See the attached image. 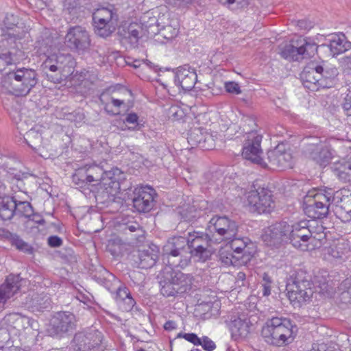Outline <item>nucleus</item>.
Instances as JSON below:
<instances>
[{
  "mask_svg": "<svg viewBox=\"0 0 351 351\" xmlns=\"http://www.w3.org/2000/svg\"><path fill=\"white\" fill-rule=\"evenodd\" d=\"M338 74L335 67L311 63L302 72L301 80L305 88L311 91H317L335 86L338 82Z\"/></svg>",
  "mask_w": 351,
  "mask_h": 351,
  "instance_id": "nucleus-1",
  "label": "nucleus"
},
{
  "mask_svg": "<svg viewBox=\"0 0 351 351\" xmlns=\"http://www.w3.org/2000/svg\"><path fill=\"white\" fill-rule=\"evenodd\" d=\"M37 82L36 71L25 67L8 72L1 80L3 90L16 96L27 95Z\"/></svg>",
  "mask_w": 351,
  "mask_h": 351,
  "instance_id": "nucleus-2",
  "label": "nucleus"
},
{
  "mask_svg": "<svg viewBox=\"0 0 351 351\" xmlns=\"http://www.w3.org/2000/svg\"><path fill=\"white\" fill-rule=\"evenodd\" d=\"M335 194L334 189L326 187L308 191L303 199L304 213L313 219L326 217L332 202H335Z\"/></svg>",
  "mask_w": 351,
  "mask_h": 351,
  "instance_id": "nucleus-3",
  "label": "nucleus"
},
{
  "mask_svg": "<svg viewBox=\"0 0 351 351\" xmlns=\"http://www.w3.org/2000/svg\"><path fill=\"white\" fill-rule=\"evenodd\" d=\"M75 64L71 54L58 52L47 56L41 66L47 80L58 84L73 73Z\"/></svg>",
  "mask_w": 351,
  "mask_h": 351,
  "instance_id": "nucleus-4",
  "label": "nucleus"
},
{
  "mask_svg": "<svg viewBox=\"0 0 351 351\" xmlns=\"http://www.w3.org/2000/svg\"><path fill=\"white\" fill-rule=\"evenodd\" d=\"M313 286L311 274L303 269L294 270L287 282L286 291L288 298L293 304L306 302L313 296Z\"/></svg>",
  "mask_w": 351,
  "mask_h": 351,
  "instance_id": "nucleus-5",
  "label": "nucleus"
},
{
  "mask_svg": "<svg viewBox=\"0 0 351 351\" xmlns=\"http://www.w3.org/2000/svg\"><path fill=\"white\" fill-rule=\"evenodd\" d=\"M293 326L291 320L285 317H273L267 320L261 335L268 343L281 346L294 338Z\"/></svg>",
  "mask_w": 351,
  "mask_h": 351,
  "instance_id": "nucleus-6",
  "label": "nucleus"
},
{
  "mask_svg": "<svg viewBox=\"0 0 351 351\" xmlns=\"http://www.w3.org/2000/svg\"><path fill=\"white\" fill-rule=\"evenodd\" d=\"M162 256L173 259L171 261L168 260V266L181 268L186 267L191 259L187 238L180 236L170 238L162 247Z\"/></svg>",
  "mask_w": 351,
  "mask_h": 351,
  "instance_id": "nucleus-7",
  "label": "nucleus"
},
{
  "mask_svg": "<svg viewBox=\"0 0 351 351\" xmlns=\"http://www.w3.org/2000/svg\"><path fill=\"white\" fill-rule=\"evenodd\" d=\"M317 46L310 38L299 37L293 39L280 49L282 58L289 61H299L313 56Z\"/></svg>",
  "mask_w": 351,
  "mask_h": 351,
  "instance_id": "nucleus-8",
  "label": "nucleus"
},
{
  "mask_svg": "<svg viewBox=\"0 0 351 351\" xmlns=\"http://www.w3.org/2000/svg\"><path fill=\"white\" fill-rule=\"evenodd\" d=\"M104 336L95 328L91 327L76 332L71 342L73 351H104Z\"/></svg>",
  "mask_w": 351,
  "mask_h": 351,
  "instance_id": "nucleus-9",
  "label": "nucleus"
},
{
  "mask_svg": "<svg viewBox=\"0 0 351 351\" xmlns=\"http://www.w3.org/2000/svg\"><path fill=\"white\" fill-rule=\"evenodd\" d=\"M119 16L113 8H100L93 13L95 32L102 38H106L114 32L118 25Z\"/></svg>",
  "mask_w": 351,
  "mask_h": 351,
  "instance_id": "nucleus-10",
  "label": "nucleus"
},
{
  "mask_svg": "<svg viewBox=\"0 0 351 351\" xmlns=\"http://www.w3.org/2000/svg\"><path fill=\"white\" fill-rule=\"evenodd\" d=\"M211 239L208 234L193 231L188 233L187 242L190 255L197 261L205 262L211 256L209 250Z\"/></svg>",
  "mask_w": 351,
  "mask_h": 351,
  "instance_id": "nucleus-11",
  "label": "nucleus"
},
{
  "mask_svg": "<svg viewBox=\"0 0 351 351\" xmlns=\"http://www.w3.org/2000/svg\"><path fill=\"white\" fill-rule=\"evenodd\" d=\"M165 71H167V73H165L163 80L160 78H155V81L165 87L167 86V81L173 78L177 86H180L184 90H191L197 80L195 69L189 65L185 64L179 67L176 73L171 72L168 69H165Z\"/></svg>",
  "mask_w": 351,
  "mask_h": 351,
  "instance_id": "nucleus-12",
  "label": "nucleus"
},
{
  "mask_svg": "<svg viewBox=\"0 0 351 351\" xmlns=\"http://www.w3.org/2000/svg\"><path fill=\"white\" fill-rule=\"evenodd\" d=\"M247 206L252 213H269L274 206L271 191L265 188L250 191L247 194Z\"/></svg>",
  "mask_w": 351,
  "mask_h": 351,
  "instance_id": "nucleus-13",
  "label": "nucleus"
},
{
  "mask_svg": "<svg viewBox=\"0 0 351 351\" xmlns=\"http://www.w3.org/2000/svg\"><path fill=\"white\" fill-rule=\"evenodd\" d=\"M90 38L86 29L80 25L70 27L64 37L68 48L78 52L88 50L90 46Z\"/></svg>",
  "mask_w": 351,
  "mask_h": 351,
  "instance_id": "nucleus-14",
  "label": "nucleus"
},
{
  "mask_svg": "<svg viewBox=\"0 0 351 351\" xmlns=\"http://www.w3.org/2000/svg\"><path fill=\"white\" fill-rule=\"evenodd\" d=\"M261 141L262 136L254 131L248 132L243 145L242 156L245 159L265 168L267 164L262 158Z\"/></svg>",
  "mask_w": 351,
  "mask_h": 351,
  "instance_id": "nucleus-15",
  "label": "nucleus"
},
{
  "mask_svg": "<svg viewBox=\"0 0 351 351\" xmlns=\"http://www.w3.org/2000/svg\"><path fill=\"white\" fill-rule=\"evenodd\" d=\"M76 326L74 314L70 312H58L53 317L49 332L51 336L62 337L72 332Z\"/></svg>",
  "mask_w": 351,
  "mask_h": 351,
  "instance_id": "nucleus-16",
  "label": "nucleus"
},
{
  "mask_svg": "<svg viewBox=\"0 0 351 351\" xmlns=\"http://www.w3.org/2000/svg\"><path fill=\"white\" fill-rule=\"evenodd\" d=\"M289 230L287 222L276 223L267 228L263 235V241L268 246L278 248L284 243H289Z\"/></svg>",
  "mask_w": 351,
  "mask_h": 351,
  "instance_id": "nucleus-17",
  "label": "nucleus"
},
{
  "mask_svg": "<svg viewBox=\"0 0 351 351\" xmlns=\"http://www.w3.org/2000/svg\"><path fill=\"white\" fill-rule=\"evenodd\" d=\"M289 243L302 251L308 250V241L312 237V232L308 228V221H300L289 224Z\"/></svg>",
  "mask_w": 351,
  "mask_h": 351,
  "instance_id": "nucleus-18",
  "label": "nucleus"
},
{
  "mask_svg": "<svg viewBox=\"0 0 351 351\" xmlns=\"http://www.w3.org/2000/svg\"><path fill=\"white\" fill-rule=\"evenodd\" d=\"M36 321L18 313L7 314L1 321V326L8 327L15 335L25 330H36Z\"/></svg>",
  "mask_w": 351,
  "mask_h": 351,
  "instance_id": "nucleus-19",
  "label": "nucleus"
},
{
  "mask_svg": "<svg viewBox=\"0 0 351 351\" xmlns=\"http://www.w3.org/2000/svg\"><path fill=\"white\" fill-rule=\"evenodd\" d=\"M311 141L304 149V154L320 165L328 163L332 158V153L328 146L317 138H312Z\"/></svg>",
  "mask_w": 351,
  "mask_h": 351,
  "instance_id": "nucleus-20",
  "label": "nucleus"
},
{
  "mask_svg": "<svg viewBox=\"0 0 351 351\" xmlns=\"http://www.w3.org/2000/svg\"><path fill=\"white\" fill-rule=\"evenodd\" d=\"M210 228H213L222 241H228L237 235V222L226 216H215L209 221Z\"/></svg>",
  "mask_w": 351,
  "mask_h": 351,
  "instance_id": "nucleus-21",
  "label": "nucleus"
},
{
  "mask_svg": "<svg viewBox=\"0 0 351 351\" xmlns=\"http://www.w3.org/2000/svg\"><path fill=\"white\" fill-rule=\"evenodd\" d=\"M227 241L231 250L241 258V263H248L256 252L255 243L247 237L235 236Z\"/></svg>",
  "mask_w": 351,
  "mask_h": 351,
  "instance_id": "nucleus-22",
  "label": "nucleus"
},
{
  "mask_svg": "<svg viewBox=\"0 0 351 351\" xmlns=\"http://www.w3.org/2000/svg\"><path fill=\"white\" fill-rule=\"evenodd\" d=\"M154 189L149 186H141L135 189L133 206L139 213L149 212L153 207Z\"/></svg>",
  "mask_w": 351,
  "mask_h": 351,
  "instance_id": "nucleus-23",
  "label": "nucleus"
},
{
  "mask_svg": "<svg viewBox=\"0 0 351 351\" xmlns=\"http://www.w3.org/2000/svg\"><path fill=\"white\" fill-rule=\"evenodd\" d=\"M173 275V267L165 266L158 274L157 279L160 287V293L165 297L179 295Z\"/></svg>",
  "mask_w": 351,
  "mask_h": 351,
  "instance_id": "nucleus-24",
  "label": "nucleus"
},
{
  "mask_svg": "<svg viewBox=\"0 0 351 351\" xmlns=\"http://www.w3.org/2000/svg\"><path fill=\"white\" fill-rule=\"evenodd\" d=\"M21 287L19 276L9 275L1 285H0V312L5 308L8 300L12 298Z\"/></svg>",
  "mask_w": 351,
  "mask_h": 351,
  "instance_id": "nucleus-25",
  "label": "nucleus"
},
{
  "mask_svg": "<svg viewBox=\"0 0 351 351\" xmlns=\"http://www.w3.org/2000/svg\"><path fill=\"white\" fill-rule=\"evenodd\" d=\"M325 250L326 255L339 262L346 261L351 252L349 243L343 239L333 241Z\"/></svg>",
  "mask_w": 351,
  "mask_h": 351,
  "instance_id": "nucleus-26",
  "label": "nucleus"
},
{
  "mask_svg": "<svg viewBox=\"0 0 351 351\" xmlns=\"http://www.w3.org/2000/svg\"><path fill=\"white\" fill-rule=\"evenodd\" d=\"M187 140L193 147H199L204 150L212 149L215 146L212 136L200 128L191 130L188 134Z\"/></svg>",
  "mask_w": 351,
  "mask_h": 351,
  "instance_id": "nucleus-27",
  "label": "nucleus"
},
{
  "mask_svg": "<svg viewBox=\"0 0 351 351\" xmlns=\"http://www.w3.org/2000/svg\"><path fill=\"white\" fill-rule=\"evenodd\" d=\"M232 338L235 340L247 337L250 330V322L246 315H240L231 319L228 324Z\"/></svg>",
  "mask_w": 351,
  "mask_h": 351,
  "instance_id": "nucleus-28",
  "label": "nucleus"
},
{
  "mask_svg": "<svg viewBox=\"0 0 351 351\" xmlns=\"http://www.w3.org/2000/svg\"><path fill=\"white\" fill-rule=\"evenodd\" d=\"M122 172L119 168H112L111 170H104L101 181V186L104 187L108 194L117 192L120 189L119 180Z\"/></svg>",
  "mask_w": 351,
  "mask_h": 351,
  "instance_id": "nucleus-29",
  "label": "nucleus"
},
{
  "mask_svg": "<svg viewBox=\"0 0 351 351\" xmlns=\"http://www.w3.org/2000/svg\"><path fill=\"white\" fill-rule=\"evenodd\" d=\"M25 304L32 312H43L51 308V300L47 294L33 293L27 298Z\"/></svg>",
  "mask_w": 351,
  "mask_h": 351,
  "instance_id": "nucleus-30",
  "label": "nucleus"
},
{
  "mask_svg": "<svg viewBox=\"0 0 351 351\" xmlns=\"http://www.w3.org/2000/svg\"><path fill=\"white\" fill-rule=\"evenodd\" d=\"M348 197H343L339 201L333 202L331 204L332 210L337 218L343 222L349 221L351 219V204H349Z\"/></svg>",
  "mask_w": 351,
  "mask_h": 351,
  "instance_id": "nucleus-31",
  "label": "nucleus"
},
{
  "mask_svg": "<svg viewBox=\"0 0 351 351\" xmlns=\"http://www.w3.org/2000/svg\"><path fill=\"white\" fill-rule=\"evenodd\" d=\"M176 282V289L180 294L189 291L193 283V277L191 274L175 271L173 269V275Z\"/></svg>",
  "mask_w": 351,
  "mask_h": 351,
  "instance_id": "nucleus-32",
  "label": "nucleus"
},
{
  "mask_svg": "<svg viewBox=\"0 0 351 351\" xmlns=\"http://www.w3.org/2000/svg\"><path fill=\"white\" fill-rule=\"evenodd\" d=\"M157 104L164 108V109H162V112L171 121L182 120L186 115L182 108L178 105H172L169 101L165 105H163L160 101H158Z\"/></svg>",
  "mask_w": 351,
  "mask_h": 351,
  "instance_id": "nucleus-33",
  "label": "nucleus"
},
{
  "mask_svg": "<svg viewBox=\"0 0 351 351\" xmlns=\"http://www.w3.org/2000/svg\"><path fill=\"white\" fill-rule=\"evenodd\" d=\"M16 199L5 197L0 201V218L3 221L12 219L16 211Z\"/></svg>",
  "mask_w": 351,
  "mask_h": 351,
  "instance_id": "nucleus-34",
  "label": "nucleus"
},
{
  "mask_svg": "<svg viewBox=\"0 0 351 351\" xmlns=\"http://www.w3.org/2000/svg\"><path fill=\"white\" fill-rule=\"evenodd\" d=\"M350 45V42L346 40L344 35H335L330 39L329 48L333 56H337L346 51Z\"/></svg>",
  "mask_w": 351,
  "mask_h": 351,
  "instance_id": "nucleus-35",
  "label": "nucleus"
},
{
  "mask_svg": "<svg viewBox=\"0 0 351 351\" xmlns=\"http://www.w3.org/2000/svg\"><path fill=\"white\" fill-rule=\"evenodd\" d=\"M156 25L158 30L157 32H155V43L160 44L164 43L162 38L170 40L178 34V29L173 27L171 25H160V23H157Z\"/></svg>",
  "mask_w": 351,
  "mask_h": 351,
  "instance_id": "nucleus-36",
  "label": "nucleus"
},
{
  "mask_svg": "<svg viewBox=\"0 0 351 351\" xmlns=\"http://www.w3.org/2000/svg\"><path fill=\"white\" fill-rule=\"evenodd\" d=\"M45 223L43 217L38 213L34 214L31 217L25 219L24 228L26 232L36 235L40 232V226H44Z\"/></svg>",
  "mask_w": 351,
  "mask_h": 351,
  "instance_id": "nucleus-37",
  "label": "nucleus"
},
{
  "mask_svg": "<svg viewBox=\"0 0 351 351\" xmlns=\"http://www.w3.org/2000/svg\"><path fill=\"white\" fill-rule=\"evenodd\" d=\"M114 89L112 88H108L106 89L99 96V100L101 104L104 106V109L106 111L111 114H115L117 112H114L113 110L110 109V105L109 103V100L110 99L112 105L114 107L119 108L122 104H123L124 101L121 99H115L112 97H110V94L114 92Z\"/></svg>",
  "mask_w": 351,
  "mask_h": 351,
  "instance_id": "nucleus-38",
  "label": "nucleus"
},
{
  "mask_svg": "<svg viewBox=\"0 0 351 351\" xmlns=\"http://www.w3.org/2000/svg\"><path fill=\"white\" fill-rule=\"evenodd\" d=\"M219 259L226 265H247V263H241V258L237 256V254L234 253L231 249L227 250L226 249H221L219 251Z\"/></svg>",
  "mask_w": 351,
  "mask_h": 351,
  "instance_id": "nucleus-39",
  "label": "nucleus"
},
{
  "mask_svg": "<svg viewBox=\"0 0 351 351\" xmlns=\"http://www.w3.org/2000/svg\"><path fill=\"white\" fill-rule=\"evenodd\" d=\"M85 167L90 183H93V185H101V181L104 174L103 167L95 164L86 165Z\"/></svg>",
  "mask_w": 351,
  "mask_h": 351,
  "instance_id": "nucleus-40",
  "label": "nucleus"
},
{
  "mask_svg": "<svg viewBox=\"0 0 351 351\" xmlns=\"http://www.w3.org/2000/svg\"><path fill=\"white\" fill-rule=\"evenodd\" d=\"M72 181L77 188L81 189L91 184L85 166L75 170L72 176Z\"/></svg>",
  "mask_w": 351,
  "mask_h": 351,
  "instance_id": "nucleus-41",
  "label": "nucleus"
},
{
  "mask_svg": "<svg viewBox=\"0 0 351 351\" xmlns=\"http://www.w3.org/2000/svg\"><path fill=\"white\" fill-rule=\"evenodd\" d=\"M8 239L12 246L17 250L28 254H32L34 248L27 242L24 241L18 234L9 232Z\"/></svg>",
  "mask_w": 351,
  "mask_h": 351,
  "instance_id": "nucleus-42",
  "label": "nucleus"
},
{
  "mask_svg": "<svg viewBox=\"0 0 351 351\" xmlns=\"http://www.w3.org/2000/svg\"><path fill=\"white\" fill-rule=\"evenodd\" d=\"M335 171L339 180L344 182H351V160L339 164Z\"/></svg>",
  "mask_w": 351,
  "mask_h": 351,
  "instance_id": "nucleus-43",
  "label": "nucleus"
},
{
  "mask_svg": "<svg viewBox=\"0 0 351 351\" xmlns=\"http://www.w3.org/2000/svg\"><path fill=\"white\" fill-rule=\"evenodd\" d=\"M340 298L343 303L351 304V279L346 278L338 287Z\"/></svg>",
  "mask_w": 351,
  "mask_h": 351,
  "instance_id": "nucleus-44",
  "label": "nucleus"
},
{
  "mask_svg": "<svg viewBox=\"0 0 351 351\" xmlns=\"http://www.w3.org/2000/svg\"><path fill=\"white\" fill-rule=\"evenodd\" d=\"M24 138L27 144L33 149H37L42 141L41 134L35 128H32L27 132Z\"/></svg>",
  "mask_w": 351,
  "mask_h": 351,
  "instance_id": "nucleus-45",
  "label": "nucleus"
},
{
  "mask_svg": "<svg viewBox=\"0 0 351 351\" xmlns=\"http://www.w3.org/2000/svg\"><path fill=\"white\" fill-rule=\"evenodd\" d=\"M139 31L135 28L132 25L128 27V32H125L122 38V41L124 43H128L130 47L135 48L138 43Z\"/></svg>",
  "mask_w": 351,
  "mask_h": 351,
  "instance_id": "nucleus-46",
  "label": "nucleus"
},
{
  "mask_svg": "<svg viewBox=\"0 0 351 351\" xmlns=\"http://www.w3.org/2000/svg\"><path fill=\"white\" fill-rule=\"evenodd\" d=\"M16 211L15 214L24 217L25 219L31 217L34 214V210L31 204L26 201L17 202L16 200Z\"/></svg>",
  "mask_w": 351,
  "mask_h": 351,
  "instance_id": "nucleus-47",
  "label": "nucleus"
},
{
  "mask_svg": "<svg viewBox=\"0 0 351 351\" xmlns=\"http://www.w3.org/2000/svg\"><path fill=\"white\" fill-rule=\"evenodd\" d=\"M292 156L289 152H287L285 147V145H282V148H281V152H279L278 154V168L281 169H284L286 168H291L292 167Z\"/></svg>",
  "mask_w": 351,
  "mask_h": 351,
  "instance_id": "nucleus-48",
  "label": "nucleus"
},
{
  "mask_svg": "<svg viewBox=\"0 0 351 351\" xmlns=\"http://www.w3.org/2000/svg\"><path fill=\"white\" fill-rule=\"evenodd\" d=\"M281 148H282V144L278 145L274 149L269 150L267 152V160L269 164L266 163V167L270 169L278 168V154L279 152H281Z\"/></svg>",
  "mask_w": 351,
  "mask_h": 351,
  "instance_id": "nucleus-49",
  "label": "nucleus"
},
{
  "mask_svg": "<svg viewBox=\"0 0 351 351\" xmlns=\"http://www.w3.org/2000/svg\"><path fill=\"white\" fill-rule=\"evenodd\" d=\"M138 257L141 268L152 267L154 265L152 255L148 251H138Z\"/></svg>",
  "mask_w": 351,
  "mask_h": 351,
  "instance_id": "nucleus-50",
  "label": "nucleus"
},
{
  "mask_svg": "<svg viewBox=\"0 0 351 351\" xmlns=\"http://www.w3.org/2000/svg\"><path fill=\"white\" fill-rule=\"evenodd\" d=\"M117 304L119 306V309L122 311L128 312L133 308L135 304V301L132 295H130L127 298L120 300V302Z\"/></svg>",
  "mask_w": 351,
  "mask_h": 351,
  "instance_id": "nucleus-51",
  "label": "nucleus"
},
{
  "mask_svg": "<svg viewBox=\"0 0 351 351\" xmlns=\"http://www.w3.org/2000/svg\"><path fill=\"white\" fill-rule=\"evenodd\" d=\"M178 337H183L186 341L193 343L195 346H199L201 344V338L198 337L197 335L195 333H179L177 335Z\"/></svg>",
  "mask_w": 351,
  "mask_h": 351,
  "instance_id": "nucleus-52",
  "label": "nucleus"
},
{
  "mask_svg": "<svg viewBox=\"0 0 351 351\" xmlns=\"http://www.w3.org/2000/svg\"><path fill=\"white\" fill-rule=\"evenodd\" d=\"M225 88L229 93L239 95L241 93L239 84L234 82H228L225 83Z\"/></svg>",
  "mask_w": 351,
  "mask_h": 351,
  "instance_id": "nucleus-53",
  "label": "nucleus"
},
{
  "mask_svg": "<svg viewBox=\"0 0 351 351\" xmlns=\"http://www.w3.org/2000/svg\"><path fill=\"white\" fill-rule=\"evenodd\" d=\"M104 286L108 289H110L112 282H117L116 277L112 274L109 273L107 271H104Z\"/></svg>",
  "mask_w": 351,
  "mask_h": 351,
  "instance_id": "nucleus-54",
  "label": "nucleus"
},
{
  "mask_svg": "<svg viewBox=\"0 0 351 351\" xmlns=\"http://www.w3.org/2000/svg\"><path fill=\"white\" fill-rule=\"evenodd\" d=\"M200 346L206 351H213L216 348L215 343L206 336L201 338Z\"/></svg>",
  "mask_w": 351,
  "mask_h": 351,
  "instance_id": "nucleus-55",
  "label": "nucleus"
},
{
  "mask_svg": "<svg viewBox=\"0 0 351 351\" xmlns=\"http://www.w3.org/2000/svg\"><path fill=\"white\" fill-rule=\"evenodd\" d=\"M131 295L127 287H119L117 291V295L115 298L116 302L118 303L120 300H123Z\"/></svg>",
  "mask_w": 351,
  "mask_h": 351,
  "instance_id": "nucleus-56",
  "label": "nucleus"
},
{
  "mask_svg": "<svg viewBox=\"0 0 351 351\" xmlns=\"http://www.w3.org/2000/svg\"><path fill=\"white\" fill-rule=\"evenodd\" d=\"M97 73L95 71H88L84 73V82L85 84L86 82H90V84H93L97 82Z\"/></svg>",
  "mask_w": 351,
  "mask_h": 351,
  "instance_id": "nucleus-57",
  "label": "nucleus"
},
{
  "mask_svg": "<svg viewBox=\"0 0 351 351\" xmlns=\"http://www.w3.org/2000/svg\"><path fill=\"white\" fill-rule=\"evenodd\" d=\"M223 4H228V5L236 3L239 8H245L249 4V0H219Z\"/></svg>",
  "mask_w": 351,
  "mask_h": 351,
  "instance_id": "nucleus-58",
  "label": "nucleus"
},
{
  "mask_svg": "<svg viewBox=\"0 0 351 351\" xmlns=\"http://www.w3.org/2000/svg\"><path fill=\"white\" fill-rule=\"evenodd\" d=\"M342 107L347 114L351 115V91L346 94L342 104Z\"/></svg>",
  "mask_w": 351,
  "mask_h": 351,
  "instance_id": "nucleus-59",
  "label": "nucleus"
},
{
  "mask_svg": "<svg viewBox=\"0 0 351 351\" xmlns=\"http://www.w3.org/2000/svg\"><path fill=\"white\" fill-rule=\"evenodd\" d=\"M14 61V60L10 52L0 55V64H2L3 66L11 64Z\"/></svg>",
  "mask_w": 351,
  "mask_h": 351,
  "instance_id": "nucleus-60",
  "label": "nucleus"
},
{
  "mask_svg": "<svg viewBox=\"0 0 351 351\" xmlns=\"http://www.w3.org/2000/svg\"><path fill=\"white\" fill-rule=\"evenodd\" d=\"M48 244L52 247H58L62 245V240L58 236H50L47 240Z\"/></svg>",
  "mask_w": 351,
  "mask_h": 351,
  "instance_id": "nucleus-61",
  "label": "nucleus"
},
{
  "mask_svg": "<svg viewBox=\"0 0 351 351\" xmlns=\"http://www.w3.org/2000/svg\"><path fill=\"white\" fill-rule=\"evenodd\" d=\"M138 117L136 113H130L127 115L125 122L129 124H137Z\"/></svg>",
  "mask_w": 351,
  "mask_h": 351,
  "instance_id": "nucleus-62",
  "label": "nucleus"
},
{
  "mask_svg": "<svg viewBox=\"0 0 351 351\" xmlns=\"http://www.w3.org/2000/svg\"><path fill=\"white\" fill-rule=\"evenodd\" d=\"M10 175L12 176L13 179H15L18 181L22 180L23 178H27L28 175L33 176L32 174H29L28 173H23L21 171H16L10 173Z\"/></svg>",
  "mask_w": 351,
  "mask_h": 351,
  "instance_id": "nucleus-63",
  "label": "nucleus"
},
{
  "mask_svg": "<svg viewBox=\"0 0 351 351\" xmlns=\"http://www.w3.org/2000/svg\"><path fill=\"white\" fill-rule=\"evenodd\" d=\"M297 25L302 29H309L313 27L311 23L306 20L298 21Z\"/></svg>",
  "mask_w": 351,
  "mask_h": 351,
  "instance_id": "nucleus-64",
  "label": "nucleus"
}]
</instances>
